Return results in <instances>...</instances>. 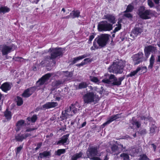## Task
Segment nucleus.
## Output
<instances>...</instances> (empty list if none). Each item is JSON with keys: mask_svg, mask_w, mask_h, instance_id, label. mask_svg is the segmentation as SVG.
<instances>
[{"mask_svg": "<svg viewBox=\"0 0 160 160\" xmlns=\"http://www.w3.org/2000/svg\"><path fill=\"white\" fill-rule=\"evenodd\" d=\"M87 154L88 157L91 159L96 157V156L99 155L98 153L97 147H92L88 148L87 150Z\"/></svg>", "mask_w": 160, "mask_h": 160, "instance_id": "6e6552de", "label": "nucleus"}, {"mask_svg": "<svg viewBox=\"0 0 160 160\" xmlns=\"http://www.w3.org/2000/svg\"><path fill=\"white\" fill-rule=\"evenodd\" d=\"M120 157L122 158L124 160H128L129 159V157L128 155L125 153H123L120 155Z\"/></svg>", "mask_w": 160, "mask_h": 160, "instance_id": "4c0bfd02", "label": "nucleus"}, {"mask_svg": "<svg viewBox=\"0 0 160 160\" xmlns=\"http://www.w3.org/2000/svg\"><path fill=\"white\" fill-rule=\"evenodd\" d=\"M100 47H101V46L98 43L96 38L94 39L93 42V46L91 48V49L93 48V50L97 49H99Z\"/></svg>", "mask_w": 160, "mask_h": 160, "instance_id": "a878e982", "label": "nucleus"}, {"mask_svg": "<svg viewBox=\"0 0 160 160\" xmlns=\"http://www.w3.org/2000/svg\"><path fill=\"white\" fill-rule=\"evenodd\" d=\"M142 30L140 28H136L133 30L132 34L137 37L138 35L140 34L142 32Z\"/></svg>", "mask_w": 160, "mask_h": 160, "instance_id": "cd10ccee", "label": "nucleus"}, {"mask_svg": "<svg viewBox=\"0 0 160 160\" xmlns=\"http://www.w3.org/2000/svg\"><path fill=\"white\" fill-rule=\"evenodd\" d=\"M53 74L52 73H48L45 74L37 82V85L38 87H40L44 84H46L49 78Z\"/></svg>", "mask_w": 160, "mask_h": 160, "instance_id": "1a4fd4ad", "label": "nucleus"}, {"mask_svg": "<svg viewBox=\"0 0 160 160\" xmlns=\"http://www.w3.org/2000/svg\"><path fill=\"white\" fill-rule=\"evenodd\" d=\"M4 115L6 119L10 120L12 118V115L11 112L6 110L4 112Z\"/></svg>", "mask_w": 160, "mask_h": 160, "instance_id": "bb28decb", "label": "nucleus"}, {"mask_svg": "<svg viewBox=\"0 0 160 160\" xmlns=\"http://www.w3.org/2000/svg\"><path fill=\"white\" fill-rule=\"evenodd\" d=\"M138 13L140 18L144 19L150 18V16L152 14V11L150 10H146L143 6H141L139 8Z\"/></svg>", "mask_w": 160, "mask_h": 160, "instance_id": "39448f33", "label": "nucleus"}, {"mask_svg": "<svg viewBox=\"0 0 160 160\" xmlns=\"http://www.w3.org/2000/svg\"><path fill=\"white\" fill-rule=\"evenodd\" d=\"M37 119L36 115H33L32 117H29L27 118V120L28 121H31L32 122H34Z\"/></svg>", "mask_w": 160, "mask_h": 160, "instance_id": "72a5a7b5", "label": "nucleus"}, {"mask_svg": "<svg viewBox=\"0 0 160 160\" xmlns=\"http://www.w3.org/2000/svg\"><path fill=\"white\" fill-rule=\"evenodd\" d=\"M51 58H55L62 55L61 51H51Z\"/></svg>", "mask_w": 160, "mask_h": 160, "instance_id": "f3484780", "label": "nucleus"}, {"mask_svg": "<svg viewBox=\"0 0 160 160\" xmlns=\"http://www.w3.org/2000/svg\"><path fill=\"white\" fill-rule=\"evenodd\" d=\"M109 38V35L108 34H102L96 38L98 43L101 47H104L107 44Z\"/></svg>", "mask_w": 160, "mask_h": 160, "instance_id": "0eeeda50", "label": "nucleus"}, {"mask_svg": "<svg viewBox=\"0 0 160 160\" xmlns=\"http://www.w3.org/2000/svg\"><path fill=\"white\" fill-rule=\"evenodd\" d=\"M16 47L14 45H11L10 47L7 46L5 45H0V50H12L16 49Z\"/></svg>", "mask_w": 160, "mask_h": 160, "instance_id": "6ab92c4d", "label": "nucleus"}, {"mask_svg": "<svg viewBox=\"0 0 160 160\" xmlns=\"http://www.w3.org/2000/svg\"><path fill=\"white\" fill-rule=\"evenodd\" d=\"M148 159L146 155L143 154L140 155L139 160H148Z\"/></svg>", "mask_w": 160, "mask_h": 160, "instance_id": "de8ad7c7", "label": "nucleus"}, {"mask_svg": "<svg viewBox=\"0 0 160 160\" xmlns=\"http://www.w3.org/2000/svg\"><path fill=\"white\" fill-rule=\"evenodd\" d=\"M148 3L150 8H152L154 6V3L152 2V0H148Z\"/></svg>", "mask_w": 160, "mask_h": 160, "instance_id": "09e8293b", "label": "nucleus"}, {"mask_svg": "<svg viewBox=\"0 0 160 160\" xmlns=\"http://www.w3.org/2000/svg\"><path fill=\"white\" fill-rule=\"evenodd\" d=\"M83 62L86 63V64L88 62H90L92 61V59H90L89 58H86L85 59L83 60Z\"/></svg>", "mask_w": 160, "mask_h": 160, "instance_id": "3c124183", "label": "nucleus"}, {"mask_svg": "<svg viewBox=\"0 0 160 160\" xmlns=\"http://www.w3.org/2000/svg\"><path fill=\"white\" fill-rule=\"evenodd\" d=\"M137 69L139 74L146 72L147 70V67L145 66L138 67Z\"/></svg>", "mask_w": 160, "mask_h": 160, "instance_id": "b1692460", "label": "nucleus"}, {"mask_svg": "<svg viewBox=\"0 0 160 160\" xmlns=\"http://www.w3.org/2000/svg\"><path fill=\"white\" fill-rule=\"evenodd\" d=\"M155 61V58L154 56L153 55H152L150 58V64L149 65L148 67V68L149 69H152L153 66V65L154 64Z\"/></svg>", "mask_w": 160, "mask_h": 160, "instance_id": "c756f323", "label": "nucleus"}, {"mask_svg": "<svg viewBox=\"0 0 160 160\" xmlns=\"http://www.w3.org/2000/svg\"><path fill=\"white\" fill-rule=\"evenodd\" d=\"M140 133L141 134H144L146 133V131L145 129H143L140 131Z\"/></svg>", "mask_w": 160, "mask_h": 160, "instance_id": "bf43d9fd", "label": "nucleus"}, {"mask_svg": "<svg viewBox=\"0 0 160 160\" xmlns=\"http://www.w3.org/2000/svg\"><path fill=\"white\" fill-rule=\"evenodd\" d=\"M122 117L121 114H118L116 115L112 116L111 117V118L107 120V121L105 123H104L103 125L104 126H105L106 125L110 123L111 122L117 119L121 118Z\"/></svg>", "mask_w": 160, "mask_h": 160, "instance_id": "4468645a", "label": "nucleus"}, {"mask_svg": "<svg viewBox=\"0 0 160 160\" xmlns=\"http://www.w3.org/2000/svg\"><path fill=\"white\" fill-rule=\"evenodd\" d=\"M86 64V63L84 62L83 61H82V62L80 63L77 64L76 65V66L78 67H80L81 66H83Z\"/></svg>", "mask_w": 160, "mask_h": 160, "instance_id": "5fc2aeb1", "label": "nucleus"}, {"mask_svg": "<svg viewBox=\"0 0 160 160\" xmlns=\"http://www.w3.org/2000/svg\"><path fill=\"white\" fill-rule=\"evenodd\" d=\"M34 88H28L24 91L22 94V96L25 98L29 97L34 92Z\"/></svg>", "mask_w": 160, "mask_h": 160, "instance_id": "2eb2a0df", "label": "nucleus"}, {"mask_svg": "<svg viewBox=\"0 0 160 160\" xmlns=\"http://www.w3.org/2000/svg\"><path fill=\"white\" fill-rule=\"evenodd\" d=\"M124 16L128 18H132V15L130 13H125L124 14Z\"/></svg>", "mask_w": 160, "mask_h": 160, "instance_id": "4d7b16f0", "label": "nucleus"}, {"mask_svg": "<svg viewBox=\"0 0 160 160\" xmlns=\"http://www.w3.org/2000/svg\"><path fill=\"white\" fill-rule=\"evenodd\" d=\"M9 8L6 7H1L0 8V12L5 13L9 11Z\"/></svg>", "mask_w": 160, "mask_h": 160, "instance_id": "58836bf2", "label": "nucleus"}, {"mask_svg": "<svg viewBox=\"0 0 160 160\" xmlns=\"http://www.w3.org/2000/svg\"><path fill=\"white\" fill-rule=\"evenodd\" d=\"M23 135H24V139H25L27 137H29L31 135L30 134H29V133H26L25 134Z\"/></svg>", "mask_w": 160, "mask_h": 160, "instance_id": "0e129e2a", "label": "nucleus"}, {"mask_svg": "<svg viewBox=\"0 0 160 160\" xmlns=\"http://www.w3.org/2000/svg\"><path fill=\"white\" fill-rule=\"evenodd\" d=\"M76 104H72L66 108L64 112H62V117L64 119L71 118L77 113L78 109L76 108Z\"/></svg>", "mask_w": 160, "mask_h": 160, "instance_id": "f03ea898", "label": "nucleus"}, {"mask_svg": "<svg viewBox=\"0 0 160 160\" xmlns=\"http://www.w3.org/2000/svg\"><path fill=\"white\" fill-rule=\"evenodd\" d=\"M58 103L55 102H48L42 106V108L45 109L55 107L58 105Z\"/></svg>", "mask_w": 160, "mask_h": 160, "instance_id": "dca6fc26", "label": "nucleus"}, {"mask_svg": "<svg viewBox=\"0 0 160 160\" xmlns=\"http://www.w3.org/2000/svg\"><path fill=\"white\" fill-rule=\"evenodd\" d=\"M88 86L87 83L85 82H82L80 83L78 85V88L81 89L82 88H86Z\"/></svg>", "mask_w": 160, "mask_h": 160, "instance_id": "f704fd0d", "label": "nucleus"}, {"mask_svg": "<svg viewBox=\"0 0 160 160\" xmlns=\"http://www.w3.org/2000/svg\"><path fill=\"white\" fill-rule=\"evenodd\" d=\"M89 55V54H86L75 57L73 58V60L72 61V63L73 64H75L78 62L79 61L82 59H83L88 56Z\"/></svg>", "mask_w": 160, "mask_h": 160, "instance_id": "aec40b11", "label": "nucleus"}, {"mask_svg": "<svg viewBox=\"0 0 160 160\" xmlns=\"http://www.w3.org/2000/svg\"><path fill=\"white\" fill-rule=\"evenodd\" d=\"M80 13V12L78 11H74L73 12V15L74 16V17H73V18L75 17H78L79 16V14Z\"/></svg>", "mask_w": 160, "mask_h": 160, "instance_id": "8fccbe9b", "label": "nucleus"}, {"mask_svg": "<svg viewBox=\"0 0 160 160\" xmlns=\"http://www.w3.org/2000/svg\"><path fill=\"white\" fill-rule=\"evenodd\" d=\"M16 139L18 141H22L24 139V135L18 134L15 136Z\"/></svg>", "mask_w": 160, "mask_h": 160, "instance_id": "c9c22d12", "label": "nucleus"}, {"mask_svg": "<svg viewBox=\"0 0 160 160\" xmlns=\"http://www.w3.org/2000/svg\"><path fill=\"white\" fill-rule=\"evenodd\" d=\"M22 149V147H21V146L18 147L16 149V154H17L18 153H19L20 152L21 150Z\"/></svg>", "mask_w": 160, "mask_h": 160, "instance_id": "6e6d98bb", "label": "nucleus"}, {"mask_svg": "<svg viewBox=\"0 0 160 160\" xmlns=\"http://www.w3.org/2000/svg\"><path fill=\"white\" fill-rule=\"evenodd\" d=\"M86 124V122H85L82 123L81 126H80L79 127V128H83L85 126Z\"/></svg>", "mask_w": 160, "mask_h": 160, "instance_id": "e2e57ef3", "label": "nucleus"}, {"mask_svg": "<svg viewBox=\"0 0 160 160\" xmlns=\"http://www.w3.org/2000/svg\"><path fill=\"white\" fill-rule=\"evenodd\" d=\"M89 78L91 81L97 84H99L100 82V81L96 77L90 76Z\"/></svg>", "mask_w": 160, "mask_h": 160, "instance_id": "7c9ffc66", "label": "nucleus"}, {"mask_svg": "<svg viewBox=\"0 0 160 160\" xmlns=\"http://www.w3.org/2000/svg\"><path fill=\"white\" fill-rule=\"evenodd\" d=\"M69 134H67L62 136L60 140L56 142L54 145H67L69 143V140L68 139Z\"/></svg>", "mask_w": 160, "mask_h": 160, "instance_id": "9b49d317", "label": "nucleus"}, {"mask_svg": "<svg viewBox=\"0 0 160 160\" xmlns=\"http://www.w3.org/2000/svg\"><path fill=\"white\" fill-rule=\"evenodd\" d=\"M64 82L65 80L62 81L60 80L56 81L53 82V85H54V86L57 87L58 86L62 84Z\"/></svg>", "mask_w": 160, "mask_h": 160, "instance_id": "e433bc0d", "label": "nucleus"}, {"mask_svg": "<svg viewBox=\"0 0 160 160\" xmlns=\"http://www.w3.org/2000/svg\"><path fill=\"white\" fill-rule=\"evenodd\" d=\"M112 29V25L108 23L106 21L100 22L98 25V29L99 31H109Z\"/></svg>", "mask_w": 160, "mask_h": 160, "instance_id": "423d86ee", "label": "nucleus"}, {"mask_svg": "<svg viewBox=\"0 0 160 160\" xmlns=\"http://www.w3.org/2000/svg\"><path fill=\"white\" fill-rule=\"evenodd\" d=\"M156 48L155 47L152 45H149L145 47L144 50H156Z\"/></svg>", "mask_w": 160, "mask_h": 160, "instance_id": "37998d69", "label": "nucleus"}, {"mask_svg": "<svg viewBox=\"0 0 160 160\" xmlns=\"http://www.w3.org/2000/svg\"><path fill=\"white\" fill-rule=\"evenodd\" d=\"M16 101L17 102V104L18 106L21 105L23 103L22 99L19 96L17 97Z\"/></svg>", "mask_w": 160, "mask_h": 160, "instance_id": "a19ab883", "label": "nucleus"}, {"mask_svg": "<svg viewBox=\"0 0 160 160\" xmlns=\"http://www.w3.org/2000/svg\"><path fill=\"white\" fill-rule=\"evenodd\" d=\"M52 58H51V57H50L49 58H48L47 59H45L42 61L40 63V64L42 66H45L46 65H47L45 63L46 62L47 63V61L48 62V59H52Z\"/></svg>", "mask_w": 160, "mask_h": 160, "instance_id": "c03bdc74", "label": "nucleus"}, {"mask_svg": "<svg viewBox=\"0 0 160 160\" xmlns=\"http://www.w3.org/2000/svg\"><path fill=\"white\" fill-rule=\"evenodd\" d=\"M92 159L93 160H101L99 158L96 157L93 158Z\"/></svg>", "mask_w": 160, "mask_h": 160, "instance_id": "338daca9", "label": "nucleus"}, {"mask_svg": "<svg viewBox=\"0 0 160 160\" xmlns=\"http://www.w3.org/2000/svg\"><path fill=\"white\" fill-rule=\"evenodd\" d=\"M120 23V21H119L118 22V24L116 25L117 27L115 28L113 30L114 32H116L121 29V24Z\"/></svg>", "mask_w": 160, "mask_h": 160, "instance_id": "ea45409f", "label": "nucleus"}, {"mask_svg": "<svg viewBox=\"0 0 160 160\" xmlns=\"http://www.w3.org/2000/svg\"><path fill=\"white\" fill-rule=\"evenodd\" d=\"M151 51H144L145 55L146 56V58H147L150 54Z\"/></svg>", "mask_w": 160, "mask_h": 160, "instance_id": "603ef678", "label": "nucleus"}, {"mask_svg": "<svg viewBox=\"0 0 160 160\" xmlns=\"http://www.w3.org/2000/svg\"><path fill=\"white\" fill-rule=\"evenodd\" d=\"M24 123V121L22 120H21L17 122L16 128V130L17 132H18L21 130Z\"/></svg>", "mask_w": 160, "mask_h": 160, "instance_id": "5701e85b", "label": "nucleus"}, {"mask_svg": "<svg viewBox=\"0 0 160 160\" xmlns=\"http://www.w3.org/2000/svg\"><path fill=\"white\" fill-rule=\"evenodd\" d=\"M53 97L54 98L53 100L56 101H59L62 98V96L59 93H56L53 95Z\"/></svg>", "mask_w": 160, "mask_h": 160, "instance_id": "2f4dec72", "label": "nucleus"}, {"mask_svg": "<svg viewBox=\"0 0 160 160\" xmlns=\"http://www.w3.org/2000/svg\"><path fill=\"white\" fill-rule=\"evenodd\" d=\"M133 8V7L131 4H129L127 7L126 10L124 11L125 12H131Z\"/></svg>", "mask_w": 160, "mask_h": 160, "instance_id": "79ce46f5", "label": "nucleus"}, {"mask_svg": "<svg viewBox=\"0 0 160 160\" xmlns=\"http://www.w3.org/2000/svg\"><path fill=\"white\" fill-rule=\"evenodd\" d=\"M124 148L123 145L122 144H119L118 146L114 145L111 148L112 153L114 155L118 154Z\"/></svg>", "mask_w": 160, "mask_h": 160, "instance_id": "f8f14e48", "label": "nucleus"}, {"mask_svg": "<svg viewBox=\"0 0 160 160\" xmlns=\"http://www.w3.org/2000/svg\"><path fill=\"white\" fill-rule=\"evenodd\" d=\"M143 55V53L141 52H139L138 54L133 55L132 58L134 64H138L144 60Z\"/></svg>", "mask_w": 160, "mask_h": 160, "instance_id": "9d476101", "label": "nucleus"}, {"mask_svg": "<svg viewBox=\"0 0 160 160\" xmlns=\"http://www.w3.org/2000/svg\"><path fill=\"white\" fill-rule=\"evenodd\" d=\"M157 127L155 125H153L151 128L150 132L151 133L153 134L155 132V130Z\"/></svg>", "mask_w": 160, "mask_h": 160, "instance_id": "a18cd8bd", "label": "nucleus"}, {"mask_svg": "<svg viewBox=\"0 0 160 160\" xmlns=\"http://www.w3.org/2000/svg\"><path fill=\"white\" fill-rule=\"evenodd\" d=\"M36 129V128H29L27 129L26 130V131L27 132H30V131H33V130H35Z\"/></svg>", "mask_w": 160, "mask_h": 160, "instance_id": "052dcab7", "label": "nucleus"}, {"mask_svg": "<svg viewBox=\"0 0 160 160\" xmlns=\"http://www.w3.org/2000/svg\"><path fill=\"white\" fill-rule=\"evenodd\" d=\"M103 18L107 19L112 24L115 23L117 21L115 16L113 14H107L104 16Z\"/></svg>", "mask_w": 160, "mask_h": 160, "instance_id": "ddd939ff", "label": "nucleus"}, {"mask_svg": "<svg viewBox=\"0 0 160 160\" xmlns=\"http://www.w3.org/2000/svg\"><path fill=\"white\" fill-rule=\"evenodd\" d=\"M66 152V149H59L55 151V154L58 156H60L62 154H64Z\"/></svg>", "mask_w": 160, "mask_h": 160, "instance_id": "473e14b6", "label": "nucleus"}, {"mask_svg": "<svg viewBox=\"0 0 160 160\" xmlns=\"http://www.w3.org/2000/svg\"><path fill=\"white\" fill-rule=\"evenodd\" d=\"M1 88L2 91L6 92L11 89V85L10 83L8 82H5L2 85Z\"/></svg>", "mask_w": 160, "mask_h": 160, "instance_id": "412c9836", "label": "nucleus"}, {"mask_svg": "<svg viewBox=\"0 0 160 160\" xmlns=\"http://www.w3.org/2000/svg\"><path fill=\"white\" fill-rule=\"evenodd\" d=\"M39 0H31V2L33 3L37 4Z\"/></svg>", "mask_w": 160, "mask_h": 160, "instance_id": "69168bd1", "label": "nucleus"}, {"mask_svg": "<svg viewBox=\"0 0 160 160\" xmlns=\"http://www.w3.org/2000/svg\"><path fill=\"white\" fill-rule=\"evenodd\" d=\"M134 117L132 118V120H131V122L132 124L135 127H136L137 128H138L140 127L141 125V123L140 121L137 120H134Z\"/></svg>", "mask_w": 160, "mask_h": 160, "instance_id": "393cba45", "label": "nucleus"}, {"mask_svg": "<svg viewBox=\"0 0 160 160\" xmlns=\"http://www.w3.org/2000/svg\"><path fill=\"white\" fill-rule=\"evenodd\" d=\"M157 62H160V55L158 56V58L157 60Z\"/></svg>", "mask_w": 160, "mask_h": 160, "instance_id": "774afa93", "label": "nucleus"}, {"mask_svg": "<svg viewBox=\"0 0 160 160\" xmlns=\"http://www.w3.org/2000/svg\"><path fill=\"white\" fill-rule=\"evenodd\" d=\"M124 77H121L117 78L114 75H111L109 79H104L102 82L105 83L109 84L110 83L114 85L119 86L121 84L122 81L124 79Z\"/></svg>", "mask_w": 160, "mask_h": 160, "instance_id": "20e7f679", "label": "nucleus"}, {"mask_svg": "<svg viewBox=\"0 0 160 160\" xmlns=\"http://www.w3.org/2000/svg\"><path fill=\"white\" fill-rule=\"evenodd\" d=\"M41 146V144L39 143L38 144L37 147L35 148V150H37Z\"/></svg>", "mask_w": 160, "mask_h": 160, "instance_id": "680f3d73", "label": "nucleus"}, {"mask_svg": "<svg viewBox=\"0 0 160 160\" xmlns=\"http://www.w3.org/2000/svg\"><path fill=\"white\" fill-rule=\"evenodd\" d=\"M94 38V36L93 35H90L89 36V39L88 42V43H90L91 42L92 40Z\"/></svg>", "mask_w": 160, "mask_h": 160, "instance_id": "864d4df0", "label": "nucleus"}, {"mask_svg": "<svg viewBox=\"0 0 160 160\" xmlns=\"http://www.w3.org/2000/svg\"><path fill=\"white\" fill-rule=\"evenodd\" d=\"M83 100L85 103L94 102L95 103L99 100V96L93 92H88L83 97Z\"/></svg>", "mask_w": 160, "mask_h": 160, "instance_id": "7ed1b4c3", "label": "nucleus"}, {"mask_svg": "<svg viewBox=\"0 0 160 160\" xmlns=\"http://www.w3.org/2000/svg\"><path fill=\"white\" fill-rule=\"evenodd\" d=\"M50 156V152L49 151H45L39 154V157L42 160L48 158Z\"/></svg>", "mask_w": 160, "mask_h": 160, "instance_id": "a211bd4d", "label": "nucleus"}, {"mask_svg": "<svg viewBox=\"0 0 160 160\" xmlns=\"http://www.w3.org/2000/svg\"><path fill=\"white\" fill-rule=\"evenodd\" d=\"M126 63L125 61L121 60L114 62L112 65L108 68V70L110 72L121 73L123 71V68Z\"/></svg>", "mask_w": 160, "mask_h": 160, "instance_id": "f257e3e1", "label": "nucleus"}, {"mask_svg": "<svg viewBox=\"0 0 160 160\" xmlns=\"http://www.w3.org/2000/svg\"><path fill=\"white\" fill-rule=\"evenodd\" d=\"M10 51H2V54L3 55H6L8 53L10 52Z\"/></svg>", "mask_w": 160, "mask_h": 160, "instance_id": "13d9d810", "label": "nucleus"}, {"mask_svg": "<svg viewBox=\"0 0 160 160\" xmlns=\"http://www.w3.org/2000/svg\"><path fill=\"white\" fill-rule=\"evenodd\" d=\"M137 73H138V72L137 69L131 72L129 74V76L131 77H132L133 76H134Z\"/></svg>", "mask_w": 160, "mask_h": 160, "instance_id": "49530a36", "label": "nucleus"}, {"mask_svg": "<svg viewBox=\"0 0 160 160\" xmlns=\"http://www.w3.org/2000/svg\"><path fill=\"white\" fill-rule=\"evenodd\" d=\"M82 155L83 153L81 152L76 153L72 156L71 160H77L82 158Z\"/></svg>", "mask_w": 160, "mask_h": 160, "instance_id": "4be33fe9", "label": "nucleus"}, {"mask_svg": "<svg viewBox=\"0 0 160 160\" xmlns=\"http://www.w3.org/2000/svg\"><path fill=\"white\" fill-rule=\"evenodd\" d=\"M60 73L61 75L67 78H71L72 76V72H68L66 71L61 72Z\"/></svg>", "mask_w": 160, "mask_h": 160, "instance_id": "c85d7f7f", "label": "nucleus"}]
</instances>
